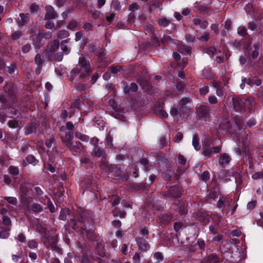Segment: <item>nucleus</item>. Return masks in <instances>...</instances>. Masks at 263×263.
<instances>
[{"instance_id": "a19ab883", "label": "nucleus", "mask_w": 263, "mask_h": 263, "mask_svg": "<svg viewBox=\"0 0 263 263\" xmlns=\"http://www.w3.org/2000/svg\"><path fill=\"white\" fill-rule=\"evenodd\" d=\"M111 7L115 10H120L121 9L120 2L118 0H113Z\"/></svg>"}, {"instance_id": "49530a36", "label": "nucleus", "mask_w": 263, "mask_h": 263, "mask_svg": "<svg viewBox=\"0 0 263 263\" xmlns=\"http://www.w3.org/2000/svg\"><path fill=\"white\" fill-rule=\"evenodd\" d=\"M158 24L160 26L166 27L169 25L170 21L166 18L164 17L158 21Z\"/></svg>"}, {"instance_id": "338daca9", "label": "nucleus", "mask_w": 263, "mask_h": 263, "mask_svg": "<svg viewBox=\"0 0 263 263\" xmlns=\"http://www.w3.org/2000/svg\"><path fill=\"white\" fill-rule=\"evenodd\" d=\"M159 143L161 147H164L167 145V142L164 137H161L160 138Z\"/></svg>"}, {"instance_id": "6ab92c4d", "label": "nucleus", "mask_w": 263, "mask_h": 263, "mask_svg": "<svg viewBox=\"0 0 263 263\" xmlns=\"http://www.w3.org/2000/svg\"><path fill=\"white\" fill-rule=\"evenodd\" d=\"M59 47V42L58 40L52 41L49 46L48 50L50 52H54Z\"/></svg>"}, {"instance_id": "4be33fe9", "label": "nucleus", "mask_w": 263, "mask_h": 263, "mask_svg": "<svg viewBox=\"0 0 263 263\" xmlns=\"http://www.w3.org/2000/svg\"><path fill=\"white\" fill-rule=\"evenodd\" d=\"M36 131L35 124L31 123L27 125L26 127L25 133L26 135L31 134L35 133Z\"/></svg>"}, {"instance_id": "6e6552de", "label": "nucleus", "mask_w": 263, "mask_h": 263, "mask_svg": "<svg viewBox=\"0 0 263 263\" xmlns=\"http://www.w3.org/2000/svg\"><path fill=\"white\" fill-rule=\"evenodd\" d=\"M136 241L139 249L142 252H146L150 248V246L145 239L142 237H137Z\"/></svg>"}, {"instance_id": "72a5a7b5", "label": "nucleus", "mask_w": 263, "mask_h": 263, "mask_svg": "<svg viewBox=\"0 0 263 263\" xmlns=\"http://www.w3.org/2000/svg\"><path fill=\"white\" fill-rule=\"evenodd\" d=\"M191 99L189 97L183 98L180 100L181 105L179 108V112H181L183 108V106L185 105L186 104L190 103L191 102Z\"/></svg>"}, {"instance_id": "2f4dec72", "label": "nucleus", "mask_w": 263, "mask_h": 263, "mask_svg": "<svg viewBox=\"0 0 263 263\" xmlns=\"http://www.w3.org/2000/svg\"><path fill=\"white\" fill-rule=\"evenodd\" d=\"M248 83L250 85H256V86H260L261 84V81L258 78H253L251 79H249Z\"/></svg>"}, {"instance_id": "c03bdc74", "label": "nucleus", "mask_w": 263, "mask_h": 263, "mask_svg": "<svg viewBox=\"0 0 263 263\" xmlns=\"http://www.w3.org/2000/svg\"><path fill=\"white\" fill-rule=\"evenodd\" d=\"M237 33L241 36H245L247 33V29L244 26H240L238 28Z\"/></svg>"}, {"instance_id": "79ce46f5", "label": "nucleus", "mask_w": 263, "mask_h": 263, "mask_svg": "<svg viewBox=\"0 0 263 263\" xmlns=\"http://www.w3.org/2000/svg\"><path fill=\"white\" fill-rule=\"evenodd\" d=\"M216 93L219 97H225L226 96V90L222 86L220 88H218V89H216Z\"/></svg>"}, {"instance_id": "393cba45", "label": "nucleus", "mask_w": 263, "mask_h": 263, "mask_svg": "<svg viewBox=\"0 0 263 263\" xmlns=\"http://www.w3.org/2000/svg\"><path fill=\"white\" fill-rule=\"evenodd\" d=\"M31 190L29 185L27 184H21L20 185V191L23 194V196H27Z\"/></svg>"}, {"instance_id": "f03ea898", "label": "nucleus", "mask_w": 263, "mask_h": 263, "mask_svg": "<svg viewBox=\"0 0 263 263\" xmlns=\"http://www.w3.org/2000/svg\"><path fill=\"white\" fill-rule=\"evenodd\" d=\"M79 64L80 67L84 70L85 72H82L79 67L74 68L71 71V76L69 78L71 81L75 79H83L91 71L89 63L84 57H80Z\"/></svg>"}, {"instance_id": "ddd939ff", "label": "nucleus", "mask_w": 263, "mask_h": 263, "mask_svg": "<svg viewBox=\"0 0 263 263\" xmlns=\"http://www.w3.org/2000/svg\"><path fill=\"white\" fill-rule=\"evenodd\" d=\"M231 160V158L227 153H223L220 154L219 158V163L222 166L224 165L228 164Z\"/></svg>"}, {"instance_id": "dca6fc26", "label": "nucleus", "mask_w": 263, "mask_h": 263, "mask_svg": "<svg viewBox=\"0 0 263 263\" xmlns=\"http://www.w3.org/2000/svg\"><path fill=\"white\" fill-rule=\"evenodd\" d=\"M39 162V161L36 159L34 157L31 155H28L26 159L23 162V165L24 166L27 165L28 163L32 164L33 165H35Z\"/></svg>"}, {"instance_id": "e2e57ef3", "label": "nucleus", "mask_w": 263, "mask_h": 263, "mask_svg": "<svg viewBox=\"0 0 263 263\" xmlns=\"http://www.w3.org/2000/svg\"><path fill=\"white\" fill-rule=\"evenodd\" d=\"M210 178V173L207 172H204L200 176V179L203 181H206Z\"/></svg>"}, {"instance_id": "de8ad7c7", "label": "nucleus", "mask_w": 263, "mask_h": 263, "mask_svg": "<svg viewBox=\"0 0 263 263\" xmlns=\"http://www.w3.org/2000/svg\"><path fill=\"white\" fill-rule=\"evenodd\" d=\"M9 173L13 175H17L19 173V170L17 167L10 166L9 168Z\"/></svg>"}, {"instance_id": "bb28decb", "label": "nucleus", "mask_w": 263, "mask_h": 263, "mask_svg": "<svg viewBox=\"0 0 263 263\" xmlns=\"http://www.w3.org/2000/svg\"><path fill=\"white\" fill-rule=\"evenodd\" d=\"M112 213L114 216H119L120 218H125L126 214L125 212L121 211L118 208H115L113 210Z\"/></svg>"}, {"instance_id": "a878e982", "label": "nucleus", "mask_w": 263, "mask_h": 263, "mask_svg": "<svg viewBox=\"0 0 263 263\" xmlns=\"http://www.w3.org/2000/svg\"><path fill=\"white\" fill-rule=\"evenodd\" d=\"M73 138V134L71 132H68L65 134V138L63 140V142L66 145L68 143H71L72 139Z\"/></svg>"}, {"instance_id": "2eb2a0df", "label": "nucleus", "mask_w": 263, "mask_h": 263, "mask_svg": "<svg viewBox=\"0 0 263 263\" xmlns=\"http://www.w3.org/2000/svg\"><path fill=\"white\" fill-rule=\"evenodd\" d=\"M101 170L106 174H108L111 172L112 167L110 166L106 161H102L100 164Z\"/></svg>"}, {"instance_id": "6e6d98bb", "label": "nucleus", "mask_w": 263, "mask_h": 263, "mask_svg": "<svg viewBox=\"0 0 263 263\" xmlns=\"http://www.w3.org/2000/svg\"><path fill=\"white\" fill-rule=\"evenodd\" d=\"M139 9V6L136 3H134L129 5V10L131 11V12H134L135 11L138 10Z\"/></svg>"}, {"instance_id": "774afa93", "label": "nucleus", "mask_w": 263, "mask_h": 263, "mask_svg": "<svg viewBox=\"0 0 263 263\" xmlns=\"http://www.w3.org/2000/svg\"><path fill=\"white\" fill-rule=\"evenodd\" d=\"M210 38L209 34L205 33L204 34L201 35L200 37H197L198 40L201 41L207 42Z\"/></svg>"}, {"instance_id": "a18cd8bd", "label": "nucleus", "mask_w": 263, "mask_h": 263, "mask_svg": "<svg viewBox=\"0 0 263 263\" xmlns=\"http://www.w3.org/2000/svg\"><path fill=\"white\" fill-rule=\"evenodd\" d=\"M120 198L118 196L114 195L111 199V202L112 206H116L120 203Z\"/></svg>"}, {"instance_id": "13d9d810", "label": "nucleus", "mask_w": 263, "mask_h": 263, "mask_svg": "<svg viewBox=\"0 0 263 263\" xmlns=\"http://www.w3.org/2000/svg\"><path fill=\"white\" fill-rule=\"evenodd\" d=\"M47 205L50 212L54 213L55 212L54 206L50 199H48Z\"/></svg>"}, {"instance_id": "423d86ee", "label": "nucleus", "mask_w": 263, "mask_h": 263, "mask_svg": "<svg viewBox=\"0 0 263 263\" xmlns=\"http://www.w3.org/2000/svg\"><path fill=\"white\" fill-rule=\"evenodd\" d=\"M153 40L154 42V45L155 44H157V45H155V46H157L158 45H160V44H165L168 41H170L171 43H172L174 44L177 45L178 43V41L175 39H172L170 36L168 35H164L163 38L160 41H159V39L157 37L154 36L153 37Z\"/></svg>"}, {"instance_id": "052dcab7", "label": "nucleus", "mask_w": 263, "mask_h": 263, "mask_svg": "<svg viewBox=\"0 0 263 263\" xmlns=\"http://www.w3.org/2000/svg\"><path fill=\"white\" fill-rule=\"evenodd\" d=\"M140 234L146 236V238L147 239L149 234L148 229L146 227H143L140 231Z\"/></svg>"}, {"instance_id": "f8f14e48", "label": "nucleus", "mask_w": 263, "mask_h": 263, "mask_svg": "<svg viewBox=\"0 0 263 263\" xmlns=\"http://www.w3.org/2000/svg\"><path fill=\"white\" fill-rule=\"evenodd\" d=\"M233 202L232 199H230L228 197L220 198L217 202V207L219 209L224 208L226 206L229 207Z\"/></svg>"}, {"instance_id": "e433bc0d", "label": "nucleus", "mask_w": 263, "mask_h": 263, "mask_svg": "<svg viewBox=\"0 0 263 263\" xmlns=\"http://www.w3.org/2000/svg\"><path fill=\"white\" fill-rule=\"evenodd\" d=\"M37 231L42 235L41 238L47 237L49 235V233L47 231L46 229L44 227H39Z\"/></svg>"}, {"instance_id": "4d7b16f0", "label": "nucleus", "mask_w": 263, "mask_h": 263, "mask_svg": "<svg viewBox=\"0 0 263 263\" xmlns=\"http://www.w3.org/2000/svg\"><path fill=\"white\" fill-rule=\"evenodd\" d=\"M55 141V138L53 137H51L49 139H47L45 141V144L46 146L48 148L51 147L53 142Z\"/></svg>"}, {"instance_id": "864d4df0", "label": "nucleus", "mask_w": 263, "mask_h": 263, "mask_svg": "<svg viewBox=\"0 0 263 263\" xmlns=\"http://www.w3.org/2000/svg\"><path fill=\"white\" fill-rule=\"evenodd\" d=\"M37 243L35 240H30L28 241V247L30 249H35L37 247Z\"/></svg>"}, {"instance_id": "aec40b11", "label": "nucleus", "mask_w": 263, "mask_h": 263, "mask_svg": "<svg viewBox=\"0 0 263 263\" xmlns=\"http://www.w3.org/2000/svg\"><path fill=\"white\" fill-rule=\"evenodd\" d=\"M93 154L95 156L102 158L106 157L105 152L104 150L96 146L93 151Z\"/></svg>"}, {"instance_id": "603ef678", "label": "nucleus", "mask_w": 263, "mask_h": 263, "mask_svg": "<svg viewBox=\"0 0 263 263\" xmlns=\"http://www.w3.org/2000/svg\"><path fill=\"white\" fill-rule=\"evenodd\" d=\"M8 110L10 111V113L11 115H7V117H12L13 116L18 117V115L20 114L18 111L13 108H9Z\"/></svg>"}, {"instance_id": "0e129e2a", "label": "nucleus", "mask_w": 263, "mask_h": 263, "mask_svg": "<svg viewBox=\"0 0 263 263\" xmlns=\"http://www.w3.org/2000/svg\"><path fill=\"white\" fill-rule=\"evenodd\" d=\"M140 257L139 253H136L133 257V263H140Z\"/></svg>"}, {"instance_id": "09e8293b", "label": "nucleus", "mask_w": 263, "mask_h": 263, "mask_svg": "<svg viewBox=\"0 0 263 263\" xmlns=\"http://www.w3.org/2000/svg\"><path fill=\"white\" fill-rule=\"evenodd\" d=\"M206 52L209 55L213 57L216 53L217 49L214 47H210L206 49Z\"/></svg>"}, {"instance_id": "39448f33", "label": "nucleus", "mask_w": 263, "mask_h": 263, "mask_svg": "<svg viewBox=\"0 0 263 263\" xmlns=\"http://www.w3.org/2000/svg\"><path fill=\"white\" fill-rule=\"evenodd\" d=\"M196 113L200 119L208 121L210 118V108L208 106L200 105L196 107Z\"/></svg>"}, {"instance_id": "473e14b6", "label": "nucleus", "mask_w": 263, "mask_h": 263, "mask_svg": "<svg viewBox=\"0 0 263 263\" xmlns=\"http://www.w3.org/2000/svg\"><path fill=\"white\" fill-rule=\"evenodd\" d=\"M4 90L10 96H12L14 95L13 86L10 84H6L4 87Z\"/></svg>"}, {"instance_id": "9d476101", "label": "nucleus", "mask_w": 263, "mask_h": 263, "mask_svg": "<svg viewBox=\"0 0 263 263\" xmlns=\"http://www.w3.org/2000/svg\"><path fill=\"white\" fill-rule=\"evenodd\" d=\"M81 143L77 142H72L71 143H68L66 146L70 149V151L74 155L80 153L82 151L80 147Z\"/></svg>"}, {"instance_id": "9b49d317", "label": "nucleus", "mask_w": 263, "mask_h": 263, "mask_svg": "<svg viewBox=\"0 0 263 263\" xmlns=\"http://www.w3.org/2000/svg\"><path fill=\"white\" fill-rule=\"evenodd\" d=\"M45 9L46 11L45 15V20L54 19L58 17V14L52 6H46Z\"/></svg>"}, {"instance_id": "b1692460", "label": "nucleus", "mask_w": 263, "mask_h": 263, "mask_svg": "<svg viewBox=\"0 0 263 263\" xmlns=\"http://www.w3.org/2000/svg\"><path fill=\"white\" fill-rule=\"evenodd\" d=\"M192 144L196 151L200 149V145L199 142V137L197 135H195L193 137Z\"/></svg>"}, {"instance_id": "37998d69", "label": "nucleus", "mask_w": 263, "mask_h": 263, "mask_svg": "<svg viewBox=\"0 0 263 263\" xmlns=\"http://www.w3.org/2000/svg\"><path fill=\"white\" fill-rule=\"evenodd\" d=\"M140 163L143 165L145 167V170L146 171H148L149 170V163L148 161L146 158H142L140 161Z\"/></svg>"}, {"instance_id": "7c9ffc66", "label": "nucleus", "mask_w": 263, "mask_h": 263, "mask_svg": "<svg viewBox=\"0 0 263 263\" xmlns=\"http://www.w3.org/2000/svg\"><path fill=\"white\" fill-rule=\"evenodd\" d=\"M69 35V33L65 30H62L58 33L57 37L59 39H63L67 37Z\"/></svg>"}, {"instance_id": "8fccbe9b", "label": "nucleus", "mask_w": 263, "mask_h": 263, "mask_svg": "<svg viewBox=\"0 0 263 263\" xmlns=\"http://www.w3.org/2000/svg\"><path fill=\"white\" fill-rule=\"evenodd\" d=\"M69 211L68 209H63L61 211L59 218L62 220H65L66 219V213Z\"/></svg>"}, {"instance_id": "c9c22d12", "label": "nucleus", "mask_w": 263, "mask_h": 263, "mask_svg": "<svg viewBox=\"0 0 263 263\" xmlns=\"http://www.w3.org/2000/svg\"><path fill=\"white\" fill-rule=\"evenodd\" d=\"M52 32L50 31H47L46 32H40L38 34L37 39L40 40V37L45 39H50L51 37Z\"/></svg>"}, {"instance_id": "bf43d9fd", "label": "nucleus", "mask_w": 263, "mask_h": 263, "mask_svg": "<svg viewBox=\"0 0 263 263\" xmlns=\"http://www.w3.org/2000/svg\"><path fill=\"white\" fill-rule=\"evenodd\" d=\"M178 212L180 215H182L186 213V206L185 204L180 206L178 208Z\"/></svg>"}, {"instance_id": "4468645a", "label": "nucleus", "mask_w": 263, "mask_h": 263, "mask_svg": "<svg viewBox=\"0 0 263 263\" xmlns=\"http://www.w3.org/2000/svg\"><path fill=\"white\" fill-rule=\"evenodd\" d=\"M29 14L20 13V18L16 20V23L20 26L25 25L29 20Z\"/></svg>"}, {"instance_id": "f3484780", "label": "nucleus", "mask_w": 263, "mask_h": 263, "mask_svg": "<svg viewBox=\"0 0 263 263\" xmlns=\"http://www.w3.org/2000/svg\"><path fill=\"white\" fill-rule=\"evenodd\" d=\"M69 42V39H66L63 40L61 43V49L66 54H68L70 52V48L66 45Z\"/></svg>"}, {"instance_id": "69168bd1", "label": "nucleus", "mask_w": 263, "mask_h": 263, "mask_svg": "<svg viewBox=\"0 0 263 263\" xmlns=\"http://www.w3.org/2000/svg\"><path fill=\"white\" fill-rule=\"evenodd\" d=\"M22 35V32L20 31L14 32L11 34V37L13 40L19 39Z\"/></svg>"}, {"instance_id": "58836bf2", "label": "nucleus", "mask_w": 263, "mask_h": 263, "mask_svg": "<svg viewBox=\"0 0 263 263\" xmlns=\"http://www.w3.org/2000/svg\"><path fill=\"white\" fill-rule=\"evenodd\" d=\"M154 258L157 260L155 263H160L163 260V256L162 254L160 252H157L154 254Z\"/></svg>"}, {"instance_id": "7ed1b4c3", "label": "nucleus", "mask_w": 263, "mask_h": 263, "mask_svg": "<svg viewBox=\"0 0 263 263\" xmlns=\"http://www.w3.org/2000/svg\"><path fill=\"white\" fill-rule=\"evenodd\" d=\"M211 141L208 140L205 141L202 148V154L205 159L212 156L213 154L218 153L221 150V146L218 145L215 147H210Z\"/></svg>"}, {"instance_id": "f704fd0d", "label": "nucleus", "mask_w": 263, "mask_h": 263, "mask_svg": "<svg viewBox=\"0 0 263 263\" xmlns=\"http://www.w3.org/2000/svg\"><path fill=\"white\" fill-rule=\"evenodd\" d=\"M178 105H174L173 107L171 109L170 114L172 116L181 117L180 114L178 112Z\"/></svg>"}, {"instance_id": "1a4fd4ad", "label": "nucleus", "mask_w": 263, "mask_h": 263, "mask_svg": "<svg viewBox=\"0 0 263 263\" xmlns=\"http://www.w3.org/2000/svg\"><path fill=\"white\" fill-rule=\"evenodd\" d=\"M82 234L90 240L97 241L98 239V236L92 229H87L86 228H82Z\"/></svg>"}, {"instance_id": "c85d7f7f", "label": "nucleus", "mask_w": 263, "mask_h": 263, "mask_svg": "<svg viewBox=\"0 0 263 263\" xmlns=\"http://www.w3.org/2000/svg\"><path fill=\"white\" fill-rule=\"evenodd\" d=\"M35 63L37 65L38 68L40 69L42 68L44 60L42 59L41 55L37 54L34 58Z\"/></svg>"}, {"instance_id": "cd10ccee", "label": "nucleus", "mask_w": 263, "mask_h": 263, "mask_svg": "<svg viewBox=\"0 0 263 263\" xmlns=\"http://www.w3.org/2000/svg\"><path fill=\"white\" fill-rule=\"evenodd\" d=\"M75 136L79 140L84 141L88 142L89 140V137L87 135H84L80 132H76L75 133Z\"/></svg>"}, {"instance_id": "0eeeda50", "label": "nucleus", "mask_w": 263, "mask_h": 263, "mask_svg": "<svg viewBox=\"0 0 263 263\" xmlns=\"http://www.w3.org/2000/svg\"><path fill=\"white\" fill-rule=\"evenodd\" d=\"M232 102L234 109L237 111H240L245 108L246 101L238 97H234L232 99Z\"/></svg>"}, {"instance_id": "f257e3e1", "label": "nucleus", "mask_w": 263, "mask_h": 263, "mask_svg": "<svg viewBox=\"0 0 263 263\" xmlns=\"http://www.w3.org/2000/svg\"><path fill=\"white\" fill-rule=\"evenodd\" d=\"M235 126L236 127V129L232 130L231 129L232 125L231 123L227 121L224 120L219 126L218 133L221 134H226L227 133H229L231 134H235L236 135L237 140L239 143H241L244 146H247L248 144V141L247 136L245 137H240L238 135L237 130H241L244 128V124L242 120L239 117H236L234 119Z\"/></svg>"}, {"instance_id": "4c0bfd02", "label": "nucleus", "mask_w": 263, "mask_h": 263, "mask_svg": "<svg viewBox=\"0 0 263 263\" xmlns=\"http://www.w3.org/2000/svg\"><path fill=\"white\" fill-rule=\"evenodd\" d=\"M122 84L125 93L127 96H129L131 93L130 86H128L127 83L124 81H122Z\"/></svg>"}, {"instance_id": "5fc2aeb1", "label": "nucleus", "mask_w": 263, "mask_h": 263, "mask_svg": "<svg viewBox=\"0 0 263 263\" xmlns=\"http://www.w3.org/2000/svg\"><path fill=\"white\" fill-rule=\"evenodd\" d=\"M183 138V134L181 132H178L174 138V141L179 143Z\"/></svg>"}, {"instance_id": "c756f323", "label": "nucleus", "mask_w": 263, "mask_h": 263, "mask_svg": "<svg viewBox=\"0 0 263 263\" xmlns=\"http://www.w3.org/2000/svg\"><path fill=\"white\" fill-rule=\"evenodd\" d=\"M220 258L216 255H211L208 256L209 263H218Z\"/></svg>"}, {"instance_id": "a211bd4d", "label": "nucleus", "mask_w": 263, "mask_h": 263, "mask_svg": "<svg viewBox=\"0 0 263 263\" xmlns=\"http://www.w3.org/2000/svg\"><path fill=\"white\" fill-rule=\"evenodd\" d=\"M169 192L174 198H179L181 196V192L178 187L172 186L169 190Z\"/></svg>"}, {"instance_id": "3c124183", "label": "nucleus", "mask_w": 263, "mask_h": 263, "mask_svg": "<svg viewBox=\"0 0 263 263\" xmlns=\"http://www.w3.org/2000/svg\"><path fill=\"white\" fill-rule=\"evenodd\" d=\"M27 196H22L21 198V202L22 204H29L32 200L31 197H28Z\"/></svg>"}, {"instance_id": "680f3d73", "label": "nucleus", "mask_w": 263, "mask_h": 263, "mask_svg": "<svg viewBox=\"0 0 263 263\" xmlns=\"http://www.w3.org/2000/svg\"><path fill=\"white\" fill-rule=\"evenodd\" d=\"M30 11L32 13L37 12L39 11V7L35 4H32L30 6Z\"/></svg>"}, {"instance_id": "412c9836", "label": "nucleus", "mask_w": 263, "mask_h": 263, "mask_svg": "<svg viewBox=\"0 0 263 263\" xmlns=\"http://www.w3.org/2000/svg\"><path fill=\"white\" fill-rule=\"evenodd\" d=\"M133 250L132 247H130L129 250L128 245L126 243H122L120 246V251L124 255H127Z\"/></svg>"}, {"instance_id": "5701e85b", "label": "nucleus", "mask_w": 263, "mask_h": 263, "mask_svg": "<svg viewBox=\"0 0 263 263\" xmlns=\"http://www.w3.org/2000/svg\"><path fill=\"white\" fill-rule=\"evenodd\" d=\"M31 210L34 213H40L43 211V208L39 203H33L31 205Z\"/></svg>"}, {"instance_id": "ea45409f", "label": "nucleus", "mask_w": 263, "mask_h": 263, "mask_svg": "<svg viewBox=\"0 0 263 263\" xmlns=\"http://www.w3.org/2000/svg\"><path fill=\"white\" fill-rule=\"evenodd\" d=\"M4 199L6 200L9 203L12 205H16L17 203V199L13 197H4Z\"/></svg>"}, {"instance_id": "20e7f679", "label": "nucleus", "mask_w": 263, "mask_h": 263, "mask_svg": "<svg viewBox=\"0 0 263 263\" xmlns=\"http://www.w3.org/2000/svg\"><path fill=\"white\" fill-rule=\"evenodd\" d=\"M41 241L48 248H51L53 250L58 249L57 244L58 242V236H52L44 237L41 238Z\"/></svg>"}]
</instances>
